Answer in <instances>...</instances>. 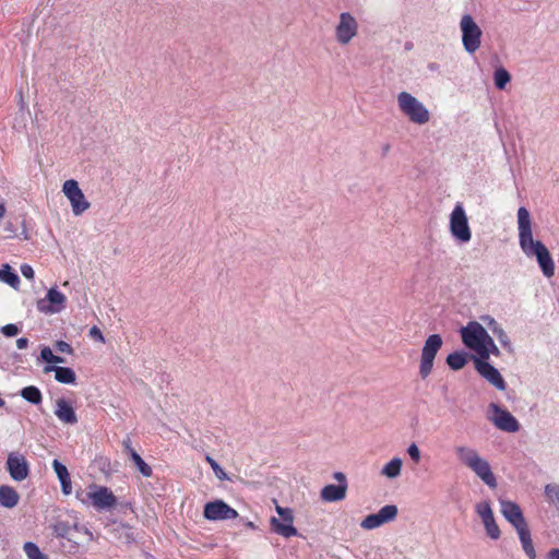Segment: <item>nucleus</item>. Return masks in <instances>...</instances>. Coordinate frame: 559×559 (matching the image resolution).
<instances>
[{"mask_svg": "<svg viewBox=\"0 0 559 559\" xmlns=\"http://www.w3.org/2000/svg\"><path fill=\"white\" fill-rule=\"evenodd\" d=\"M130 456L139 468L140 473L145 477H150L152 474V468L143 461V459L134 450H130Z\"/></svg>", "mask_w": 559, "mask_h": 559, "instance_id": "34", "label": "nucleus"}, {"mask_svg": "<svg viewBox=\"0 0 559 559\" xmlns=\"http://www.w3.org/2000/svg\"><path fill=\"white\" fill-rule=\"evenodd\" d=\"M545 497L547 502L559 512V484H547L545 486Z\"/></svg>", "mask_w": 559, "mask_h": 559, "instance_id": "28", "label": "nucleus"}, {"mask_svg": "<svg viewBox=\"0 0 559 559\" xmlns=\"http://www.w3.org/2000/svg\"><path fill=\"white\" fill-rule=\"evenodd\" d=\"M62 192L71 204L72 212L75 216L82 215L91 206L86 200L79 183L74 179L66 180L62 185Z\"/></svg>", "mask_w": 559, "mask_h": 559, "instance_id": "11", "label": "nucleus"}, {"mask_svg": "<svg viewBox=\"0 0 559 559\" xmlns=\"http://www.w3.org/2000/svg\"><path fill=\"white\" fill-rule=\"evenodd\" d=\"M459 332L463 345L476 355L474 358L489 359L491 355L500 356L499 347L480 322L468 321Z\"/></svg>", "mask_w": 559, "mask_h": 559, "instance_id": "2", "label": "nucleus"}, {"mask_svg": "<svg viewBox=\"0 0 559 559\" xmlns=\"http://www.w3.org/2000/svg\"><path fill=\"white\" fill-rule=\"evenodd\" d=\"M3 231L5 233L7 238H12L15 236V228L11 222H5L3 224Z\"/></svg>", "mask_w": 559, "mask_h": 559, "instance_id": "44", "label": "nucleus"}, {"mask_svg": "<svg viewBox=\"0 0 559 559\" xmlns=\"http://www.w3.org/2000/svg\"><path fill=\"white\" fill-rule=\"evenodd\" d=\"M71 527L66 522H58L53 526V532L58 537H68L70 535Z\"/></svg>", "mask_w": 559, "mask_h": 559, "instance_id": "38", "label": "nucleus"}, {"mask_svg": "<svg viewBox=\"0 0 559 559\" xmlns=\"http://www.w3.org/2000/svg\"><path fill=\"white\" fill-rule=\"evenodd\" d=\"M396 104L400 112L414 124L424 126L431 119L427 106L408 92H400L396 95Z\"/></svg>", "mask_w": 559, "mask_h": 559, "instance_id": "4", "label": "nucleus"}, {"mask_svg": "<svg viewBox=\"0 0 559 559\" xmlns=\"http://www.w3.org/2000/svg\"><path fill=\"white\" fill-rule=\"evenodd\" d=\"M347 485H326L321 489L320 498L325 502L341 501L346 497Z\"/></svg>", "mask_w": 559, "mask_h": 559, "instance_id": "21", "label": "nucleus"}, {"mask_svg": "<svg viewBox=\"0 0 559 559\" xmlns=\"http://www.w3.org/2000/svg\"><path fill=\"white\" fill-rule=\"evenodd\" d=\"M474 366L476 371L496 389L499 391H504L507 389V383L500 371L489 364L488 359L474 358Z\"/></svg>", "mask_w": 559, "mask_h": 559, "instance_id": "14", "label": "nucleus"}, {"mask_svg": "<svg viewBox=\"0 0 559 559\" xmlns=\"http://www.w3.org/2000/svg\"><path fill=\"white\" fill-rule=\"evenodd\" d=\"M464 50L474 55L481 46L483 31L469 13H464L459 22Z\"/></svg>", "mask_w": 559, "mask_h": 559, "instance_id": "5", "label": "nucleus"}, {"mask_svg": "<svg viewBox=\"0 0 559 559\" xmlns=\"http://www.w3.org/2000/svg\"><path fill=\"white\" fill-rule=\"evenodd\" d=\"M7 469L11 478L15 481H22L27 478L29 466L25 456L19 452H11L7 460Z\"/></svg>", "mask_w": 559, "mask_h": 559, "instance_id": "18", "label": "nucleus"}, {"mask_svg": "<svg viewBox=\"0 0 559 559\" xmlns=\"http://www.w3.org/2000/svg\"><path fill=\"white\" fill-rule=\"evenodd\" d=\"M454 453L457 461L471 469L489 488L497 487V479L489 462L476 449L466 444H459L454 448Z\"/></svg>", "mask_w": 559, "mask_h": 559, "instance_id": "3", "label": "nucleus"}, {"mask_svg": "<svg viewBox=\"0 0 559 559\" xmlns=\"http://www.w3.org/2000/svg\"><path fill=\"white\" fill-rule=\"evenodd\" d=\"M1 332L7 337L15 336L20 333V328L16 324L10 323L1 328Z\"/></svg>", "mask_w": 559, "mask_h": 559, "instance_id": "39", "label": "nucleus"}, {"mask_svg": "<svg viewBox=\"0 0 559 559\" xmlns=\"http://www.w3.org/2000/svg\"><path fill=\"white\" fill-rule=\"evenodd\" d=\"M373 514L384 525L385 523L392 522L396 518L397 507L394 504H386Z\"/></svg>", "mask_w": 559, "mask_h": 559, "instance_id": "27", "label": "nucleus"}, {"mask_svg": "<svg viewBox=\"0 0 559 559\" xmlns=\"http://www.w3.org/2000/svg\"><path fill=\"white\" fill-rule=\"evenodd\" d=\"M45 373L55 372V379L63 384H74L76 381L75 372L69 367L46 366Z\"/></svg>", "mask_w": 559, "mask_h": 559, "instance_id": "22", "label": "nucleus"}, {"mask_svg": "<svg viewBox=\"0 0 559 559\" xmlns=\"http://www.w3.org/2000/svg\"><path fill=\"white\" fill-rule=\"evenodd\" d=\"M0 281L13 288H17L20 285V278L17 274L12 272L9 264H4L3 267L0 269Z\"/></svg>", "mask_w": 559, "mask_h": 559, "instance_id": "29", "label": "nucleus"}, {"mask_svg": "<svg viewBox=\"0 0 559 559\" xmlns=\"http://www.w3.org/2000/svg\"><path fill=\"white\" fill-rule=\"evenodd\" d=\"M67 297L57 288L51 287L45 298L38 300L37 308L44 313H59L66 308Z\"/></svg>", "mask_w": 559, "mask_h": 559, "instance_id": "17", "label": "nucleus"}, {"mask_svg": "<svg viewBox=\"0 0 559 559\" xmlns=\"http://www.w3.org/2000/svg\"><path fill=\"white\" fill-rule=\"evenodd\" d=\"M548 559H559V549L555 548L548 552Z\"/></svg>", "mask_w": 559, "mask_h": 559, "instance_id": "48", "label": "nucleus"}, {"mask_svg": "<svg viewBox=\"0 0 559 559\" xmlns=\"http://www.w3.org/2000/svg\"><path fill=\"white\" fill-rule=\"evenodd\" d=\"M56 349L60 353L72 354L73 349L71 345L64 341H58L56 343Z\"/></svg>", "mask_w": 559, "mask_h": 559, "instance_id": "41", "label": "nucleus"}, {"mask_svg": "<svg viewBox=\"0 0 559 559\" xmlns=\"http://www.w3.org/2000/svg\"><path fill=\"white\" fill-rule=\"evenodd\" d=\"M466 362L467 356L463 352H454L447 357V364L453 370L462 369Z\"/></svg>", "mask_w": 559, "mask_h": 559, "instance_id": "30", "label": "nucleus"}, {"mask_svg": "<svg viewBox=\"0 0 559 559\" xmlns=\"http://www.w3.org/2000/svg\"><path fill=\"white\" fill-rule=\"evenodd\" d=\"M205 461L210 464V466L212 467L215 476L221 479V480H225L227 479V474L225 473V471L218 465V463L213 459L211 457L210 455H206L205 456Z\"/></svg>", "mask_w": 559, "mask_h": 559, "instance_id": "36", "label": "nucleus"}, {"mask_svg": "<svg viewBox=\"0 0 559 559\" xmlns=\"http://www.w3.org/2000/svg\"><path fill=\"white\" fill-rule=\"evenodd\" d=\"M55 415L64 425H75L79 421L78 415L70 401L63 397L55 402Z\"/></svg>", "mask_w": 559, "mask_h": 559, "instance_id": "20", "label": "nucleus"}, {"mask_svg": "<svg viewBox=\"0 0 559 559\" xmlns=\"http://www.w3.org/2000/svg\"><path fill=\"white\" fill-rule=\"evenodd\" d=\"M500 512L503 518L514 527L515 531L522 530L527 525L520 506L511 500L499 499Z\"/></svg>", "mask_w": 559, "mask_h": 559, "instance_id": "16", "label": "nucleus"}, {"mask_svg": "<svg viewBox=\"0 0 559 559\" xmlns=\"http://www.w3.org/2000/svg\"><path fill=\"white\" fill-rule=\"evenodd\" d=\"M403 466V461L401 457H393L388 463H385L380 472V474L389 479L397 478L401 475Z\"/></svg>", "mask_w": 559, "mask_h": 559, "instance_id": "25", "label": "nucleus"}, {"mask_svg": "<svg viewBox=\"0 0 559 559\" xmlns=\"http://www.w3.org/2000/svg\"><path fill=\"white\" fill-rule=\"evenodd\" d=\"M90 336L96 341H99L100 343H105V337L97 326L90 329Z\"/></svg>", "mask_w": 559, "mask_h": 559, "instance_id": "43", "label": "nucleus"}, {"mask_svg": "<svg viewBox=\"0 0 559 559\" xmlns=\"http://www.w3.org/2000/svg\"><path fill=\"white\" fill-rule=\"evenodd\" d=\"M246 525H247L249 528H252V530H253V528H255L254 524H253L252 522H250V521H249Z\"/></svg>", "mask_w": 559, "mask_h": 559, "instance_id": "52", "label": "nucleus"}, {"mask_svg": "<svg viewBox=\"0 0 559 559\" xmlns=\"http://www.w3.org/2000/svg\"><path fill=\"white\" fill-rule=\"evenodd\" d=\"M486 418L497 429L504 432L515 433L521 428L519 420L507 408L495 402L487 406Z\"/></svg>", "mask_w": 559, "mask_h": 559, "instance_id": "7", "label": "nucleus"}, {"mask_svg": "<svg viewBox=\"0 0 559 559\" xmlns=\"http://www.w3.org/2000/svg\"><path fill=\"white\" fill-rule=\"evenodd\" d=\"M358 35V22L348 12H343L338 16L335 26V39L341 46L348 45Z\"/></svg>", "mask_w": 559, "mask_h": 559, "instance_id": "12", "label": "nucleus"}, {"mask_svg": "<svg viewBox=\"0 0 559 559\" xmlns=\"http://www.w3.org/2000/svg\"><path fill=\"white\" fill-rule=\"evenodd\" d=\"M442 344L443 341L439 334H431L425 341L419 364V374L423 379H426L431 373L436 355Z\"/></svg>", "mask_w": 559, "mask_h": 559, "instance_id": "9", "label": "nucleus"}, {"mask_svg": "<svg viewBox=\"0 0 559 559\" xmlns=\"http://www.w3.org/2000/svg\"><path fill=\"white\" fill-rule=\"evenodd\" d=\"M81 501L91 504L97 511H109L117 504V498L109 488L95 484L87 487Z\"/></svg>", "mask_w": 559, "mask_h": 559, "instance_id": "8", "label": "nucleus"}, {"mask_svg": "<svg viewBox=\"0 0 559 559\" xmlns=\"http://www.w3.org/2000/svg\"><path fill=\"white\" fill-rule=\"evenodd\" d=\"M276 513L278 518H271L270 524L272 530L285 537L289 538L296 536L298 534L296 527L293 525L294 523V511L290 508H284L278 504L275 506Z\"/></svg>", "mask_w": 559, "mask_h": 559, "instance_id": "10", "label": "nucleus"}, {"mask_svg": "<svg viewBox=\"0 0 559 559\" xmlns=\"http://www.w3.org/2000/svg\"><path fill=\"white\" fill-rule=\"evenodd\" d=\"M334 478L338 481V485H342V484L347 485L346 477L343 473L336 472L334 474Z\"/></svg>", "mask_w": 559, "mask_h": 559, "instance_id": "47", "label": "nucleus"}, {"mask_svg": "<svg viewBox=\"0 0 559 559\" xmlns=\"http://www.w3.org/2000/svg\"><path fill=\"white\" fill-rule=\"evenodd\" d=\"M516 533H518L519 539L521 542V545H522V548H523V551L525 552V555L530 559H535L536 558V551H535V548H534V545H533V540H532V537H531V532H530L528 526H526V527H524L522 530L516 531Z\"/></svg>", "mask_w": 559, "mask_h": 559, "instance_id": "26", "label": "nucleus"}, {"mask_svg": "<svg viewBox=\"0 0 559 559\" xmlns=\"http://www.w3.org/2000/svg\"><path fill=\"white\" fill-rule=\"evenodd\" d=\"M52 468L61 484L62 492L64 495H70L72 487L68 468L58 460L52 461Z\"/></svg>", "mask_w": 559, "mask_h": 559, "instance_id": "23", "label": "nucleus"}, {"mask_svg": "<svg viewBox=\"0 0 559 559\" xmlns=\"http://www.w3.org/2000/svg\"><path fill=\"white\" fill-rule=\"evenodd\" d=\"M480 320L484 324L488 326V329L492 332V334L497 337L498 342L502 346V348L509 353H514V346L511 342L510 336L506 332V330L502 328V325L491 316L486 314L481 316Z\"/></svg>", "mask_w": 559, "mask_h": 559, "instance_id": "19", "label": "nucleus"}, {"mask_svg": "<svg viewBox=\"0 0 559 559\" xmlns=\"http://www.w3.org/2000/svg\"><path fill=\"white\" fill-rule=\"evenodd\" d=\"M73 528H74L75 531H78V532H82L84 535H86V536H87V538H88L90 540H92V539H93V534H92V532H91L88 528H86V527H84V526H79L78 524H75V525L73 526Z\"/></svg>", "mask_w": 559, "mask_h": 559, "instance_id": "45", "label": "nucleus"}, {"mask_svg": "<svg viewBox=\"0 0 559 559\" xmlns=\"http://www.w3.org/2000/svg\"><path fill=\"white\" fill-rule=\"evenodd\" d=\"M21 396L27 402L35 405H38L43 400L40 390L34 385L25 386L24 389H22Z\"/></svg>", "mask_w": 559, "mask_h": 559, "instance_id": "31", "label": "nucleus"}, {"mask_svg": "<svg viewBox=\"0 0 559 559\" xmlns=\"http://www.w3.org/2000/svg\"><path fill=\"white\" fill-rule=\"evenodd\" d=\"M5 212H7L5 205H4V203H1L0 204V221L4 217Z\"/></svg>", "mask_w": 559, "mask_h": 559, "instance_id": "49", "label": "nucleus"}, {"mask_svg": "<svg viewBox=\"0 0 559 559\" xmlns=\"http://www.w3.org/2000/svg\"><path fill=\"white\" fill-rule=\"evenodd\" d=\"M123 444L126 447V449L128 450V452L130 453V450H133L131 447H130V440H126L123 441Z\"/></svg>", "mask_w": 559, "mask_h": 559, "instance_id": "50", "label": "nucleus"}, {"mask_svg": "<svg viewBox=\"0 0 559 559\" xmlns=\"http://www.w3.org/2000/svg\"><path fill=\"white\" fill-rule=\"evenodd\" d=\"M203 516L209 521H226L238 518V512L225 501L216 499L204 506Z\"/></svg>", "mask_w": 559, "mask_h": 559, "instance_id": "13", "label": "nucleus"}, {"mask_svg": "<svg viewBox=\"0 0 559 559\" xmlns=\"http://www.w3.org/2000/svg\"><path fill=\"white\" fill-rule=\"evenodd\" d=\"M5 404L4 400L0 397V407H3Z\"/></svg>", "mask_w": 559, "mask_h": 559, "instance_id": "53", "label": "nucleus"}, {"mask_svg": "<svg viewBox=\"0 0 559 559\" xmlns=\"http://www.w3.org/2000/svg\"><path fill=\"white\" fill-rule=\"evenodd\" d=\"M19 500L20 496L13 487L0 486V506L12 509L19 503Z\"/></svg>", "mask_w": 559, "mask_h": 559, "instance_id": "24", "label": "nucleus"}, {"mask_svg": "<svg viewBox=\"0 0 559 559\" xmlns=\"http://www.w3.org/2000/svg\"><path fill=\"white\" fill-rule=\"evenodd\" d=\"M407 453L415 463H418L420 461V450L416 445V443H412L408 445Z\"/></svg>", "mask_w": 559, "mask_h": 559, "instance_id": "40", "label": "nucleus"}, {"mask_svg": "<svg viewBox=\"0 0 559 559\" xmlns=\"http://www.w3.org/2000/svg\"><path fill=\"white\" fill-rule=\"evenodd\" d=\"M382 525L383 524L377 519V516L373 513L367 515L360 523V526L364 530H374Z\"/></svg>", "mask_w": 559, "mask_h": 559, "instance_id": "37", "label": "nucleus"}, {"mask_svg": "<svg viewBox=\"0 0 559 559\" xmlns=\"http://www.w3.org/2000/svg\"><path fill=\"white\" fill-rule=\"evenodd\" d=\"M23 550L27 559H48V557L32 542H27L23 546Z\"/></svg>", "mask_w": 559, "mask_h": 559, "instance_id": "33", "label": "nucleus"}, {"mask_svg": "<svg viewBox=\"0 0 559 559\" xmlns=\"http://www.w3.org/2000/svg\"><path fill=\"white\" fill-rule=\"evenodd\" d=\"M21 273L27 280H33L35 275L34 270L29 264H22Z\"/></svg>", "mask_w": 559, "mask_h": 559, "instance_id": "42", "label": "nucleus"}, {"mask_svg": "<svg viewBox=\"0 0 559 559\" xmlns=\"http://www.w3.org/2000/svg\"><path fill=\"white\" fill-rule=\"evenodd\" d=\"M519 246L523 254L528 259H535L543 275L551 278L555 275V261L548 248L533 236V222L528 210L519 207L516 213Z\"/></svg>", "mask_w": 559, "mask_h": 559, "instance_id": "1", "label": "nucleus"}, {"mask_svg": "<svg viewBox=\"0 0 559 559\" xmlns=\"http://www.w3.org/2000/svg\"><path fill=\"white\" fill-rule=\"evenodd\" d=\"M449 231L452 238L462 245L472 239V229L466 211L461 202H457L449 215Z\"/></svg>", "mask_w": 559, "mask_h": 559, "instance_id": "6", "label": "nucleus"}, {"mask_svg": "<svg viewBox=\"0 0 559 559\" xmlns=\"http://www.w3.org/2000/svg\"><path fill=\"white\" fill-rule=\"evenodd\" d=\"M28 345V340L26 337H20L16 341V346L19 349H24Z\"/></svg>", "mask_w": 559, "mask_h": 559, "instance_id": "46", "label": "nucleus"}, {"mask_svg": "<svg viewBox=\"0 0 559 559\" xmlns=\"http://www.w3.org/2000/svg\"><path fill=\"white\" fill-rule=\"evenodd\" d=\"M493 81L498 90H504L507 84L511 81V75L501 67L495 70Z\"/></svg>", "mask_w": 559, "mask_h": 559, "instance_id": "32", "label": "nucleus"}, {"mask_svg": "<svg viewBox=\"0 0 559 559\" xmlns=\"http://www.w3.org/2000/svg\"><path fill=\"white\" fill-rule=\"evenodd\" d=\"M476 513L481 520L485 532L490 539L497 540L501 536V531L496 522L493 511L488 501H480L475 507Z\"/></svg>", "mask_w": 559, "mask_h": 559, "instance_id": "15", "label": "nucleus"}, {"mask_svg": "<svg viewBox=\"0 0 559 559\" xmlns=\"http://www.w3.org/2000/svg\"><path fill=\"white\" fill-rule=\"evenodd\" d=\"M382 151H383V154H386V153L390 151V145H389V144H385V145L382 147Z\"/></svg>", "mask_w": 559, "mask_h": 559, "instance_id": "51", "label": "nucleus"}, {"mask_svg": "<svg viewBox=\"0 0 559 559\" xmlns=\"http://www.w3.org/2000/svg\"><path fill=\"white\" fill-rule=\"evenodd\" d=\"M40 359L46 361L47 364H62L64 359L60 356H57L52 353L51 348L45 346L40 350Z\"/></svg>", "mask_w": 559, "mask_h": 559, "instance_id": "35", "label": "nucleus"}]
</instances>
